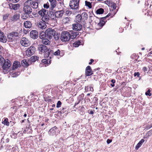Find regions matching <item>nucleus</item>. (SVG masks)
I'll list each match as a JSON object with an SVG mask.
<instances>
[{
	"label": "nucleus",
	"mask_w": 152,
	"mask_h": 152,
	"mask_svg": "<svg viewBox=\"0 0 152 152\" xmlns=\"http://www.w3.org/2000/svg\"><path fill=\"white\" fill-rule=\"evenodd\" d=\"M46 34L47 38L50 39H51L52 37H53L56 40H58L59 39V36L57 34H56V31L54 29L51 28L47 29L46 31Z\"/></svg>",
	"instance_id": "nucleus-1"
},
{
	"label": "nucleus",
	"mask_w": 152,
	"mask_h": 152,
	"mask_svg": "<svg viewBox=\"0 0 152 152\" xmlns=\"http://www.w3.org/2000/svg\"><path fill=\"white\" fill-rule=\"evenodd\" d=\"M19 36L20 35L18 32L13 31L8 34V39L9 42L15 41L19 37Z\"/></svg>",
	"instance_id": "nucleus-2"
},
{
	"label": "nucleus",
	"mask_w": 152,
	"mask_h": 152,
	"mask_svg": "<svg viewBox=\"0 0 152 152\" xmlns=\"http://www.w3.org/2000/svg\"><path fill=\"white\" fill-rule=\"evenodd\" d=\"M60 39L62 41L65 42L69 41L71 39L70 33L66 31H64L61 34Z\"/></svg>",
	"instance_id": "nucleus-3"
},
{
	"label": "nucleus",
	"mask_w": 152,
	"mask_h": 152,
	"mask_svg": "<svg viewBox=\"0 0 152 152\" xmlns=\"http://www.w3.org/2000/svg\"><path fill=\"white\" fill-rule=\"evenodd\" d=\"M23 11L25 14L28 15L32 12V10L31 6L30 5V3L27 0L24 3Z\"/></svg>",
	"instance_id": "nucleus-4"
},
{
	"label": "nucleus",
	"mask_w": 152,
	"mask_h": 152,
	"mask_svg": "<svg viewBox=\"0 0 152 152\" xmlns=\"http://www.w3.org/2000/svg\"><path fill=\"white\" fill-rule=\"evenodd\" d=\"M10 61L7 60V61H5L4 63L3 66H2V69L3 70V72L4 74L7 73V71H8V69L11 66Z\"/></svg>",
	"instance_id": "nucleus-5"
},
{
	"label": "nucleus",
	"mask_w": 152,
	"mask_h": 152,
	"mask_svg": "<svg viewBox=\"0 0 152 152\" xmlns=\"http://www.w3.org/2000/svg\"><path fill=\"white\" fill-rule=\"evenodd\" d=\"M79 0H72L70 1L69 6L72 9H76L78 8L79 4Z\"/></svg>",
	"instance_id": "nucleus-6"
},
{
	"label": "nucleus",
	"mask_w": 152,
	"mask_h": 152,
	"mask_svg": "<svg viewBox=\"0 0 152 152\" xmlns=\"http://www.w3.org/2000/svg\"><path fill=\"white\" fill-rule=\"evenodd\" d=\"M35 48L34 47L31 46L26 51V54L27 56L30 57L33 55L35 52Z\"/></svg>",
	"instance_id": "nucleus-7"
},
{
	"label": "nucleus",
	"mask_w": 152,
	"mask_h": 152,
	"mask_svg": "<svg viewBox=\"0 0 152 152\" xmlns=\"http://www.w3.org/2000/svg\"><path fill=\"white\" fill-rule=\"evenodd\" d=\"M38 49L39 51L42 53H46L48 50V47L42 44L38 45Z\"/></svg>",
	"instance_id": "nucleus-8"
},
{
	"label": "nucleus",
	"mask_w": 152,
	"mask_h": 152,
	"mask_svg": "<svg viewBox=\"0 0 152 152\" xmlns=\"http://www.w3.org/2000/svg\"><path fill=\"white\" fill-rule=\"evenodd\" d=\"M82 28V25L80 23H77L73 24L72 25V28L73 30L76 31L80 30Z\"/></svg>",
	"instance_id": "nucleus-9"
},
{
	"label": "nucleus",
	"mask_w": 152,
	"mask_h": 152,
	"mask_svg": "<svg viewBox=\"0 0 152 152\" xmlns=\"http://www.w3.org/2000/svg\"><path fill=\"white\" fill-rule=\"evenodd\" d=\"M21 45L24 47H27L30 44V42L28 40L26 37L22 38L20 42Z\"/></svg>",
	"instance_id": "nucleus-10"
},
{
	"label": "nucleus",
	"mask_w": 152,
	"mask_h": 152,
	"mask_svg": "<svg viewBox=\"0 0 152 152\" xmlns=\"http://www.w3.org/2000/svg\"><path fill=\"white\" fill-rule=\"evenodd\" d=\"M30 36V37L34 39H37L38 36V33L36 30H33L31 31Z\"/></svg>",
	"instance_id": "nucleus-11"
},
{
	"label": "nucleus",
	"mask_w": 152,
	"mask_h": 152,
	"mask_svg": "<svg viewBox=\"0 0 152 152\" xmlns=\"http://www.w3.org/2000/svg\"><path fill=\"white\" fill-rule=\"evenodd\" d=\"M28 2L30 3V5L31 7L33 9H37L38 7V2L34 1L32 0H27Z\"/></svg>",
	"instance_id": "nucleus-12"
},
{
	"label": "nucleus",
	"mask_w": 152,
	"mask_h": 152,
	"mask_svg": "<svg viewBox=\"0 0 152 152\" xmlns=\"http://www.w3.org/2000/svg\"><path fill=\"white\" fill-rule=\"evenodd\" d=\"M57 129V127L56 126L51 128L48 132V134L50 136H53L56 135V131Z\"/></svg>",
	"instance_id": "nucleus-13"
},
{
	"label": "nucleus",
	"mask_w": 152,
	"mask_h": 152,
	"mask_svg": "<svg viewBox=\"0 0 152 152\" xmlns=\"http://www.w3.org/2000/svg\"><path fill=\"white\" fill-rule=\"evenodd\" d=\"M54 50H51L48 48V50L47 51V53H46L45 54L44 56L45 57H49L50 58H51V56H53L54 54Z\"/></svg>",
	"instance_id": "nucleus-14"
},
{
	"label": "nucleus",
	"mask_w": 152,
	"mask_h": 152,
	"mask_svg": "<svg viewBox=\"0 0 152 152\" xmlns=\"http://www.w3.org/2000/svg\"><path fill=\"white\" fill-rule=\"evenodd\" d=\"M92 71L91 67L89 66H88L86 68L85 70V74L86 76H89L93 74Z\"/></svg>",
	"instance_id": "nucleus-15"
},
{
	"label": "nucleus",
	"mask_w": 152,
	"mask_h": 152,
	"mask_svg": "<svg viewBox=\"0 0 152 152\" xmlns=\"http://www.w3.org/2000/svg\"><path fill=\"white\" fill-rule=\"evenodd\" d=\"M9 5L10 9H13L14 10H17L19 9L20 6V5L19 4H10Z\"/></svg>",
	"instance_id": "nucleus-16"
},
{
	"label": "nucleus",
	"mask_w": 152,
	"mask_h": 152,
	"mask_svg": "<svg viewBox=\"0 0 152 152\" xmlns=\"http://www.w3.org/2000/svg\"><path fill=\"white\" fill-rule=\"evenodd\" d=\"M7 40L6 37L4 35L3 33L0 30V42L5 43Z\"/></svg>",
	"instance_id": "nucleus-17"
},
{
	"label": "nucleus",
	"mask_w": 152,
	"mask_h": 152,
	"mask_svg": "<svg viewBox=\"0 0 152 152\" xmlns=\"http://www.w3.org/2000/svg\"><path fill=\"white\" fill-rule=\"evenodd\" d=\"M38 13L40 16L42 17L44 15H46V14H48V10L42 8L41 10L38 11Z\"/></svg>",
	"instance_id": "nucleus-18"
},
{
	"label": "nucleus",
	"mask_w": 152,
	"mask_h": 152,
	"mask_svg": "<svg viewBox=\"0 0 152 152\" xmlns=\"http://www.w3.org/2000/svg\"><path fill=\"white\" fill-rule=\"evenodd\" d=\"M64 13V11L63 10L57 11L55 13V16L56 18H60L62 16Z\"/></svg>",
	"instance_id": "nucleus-19"
},
{
	"label": "nucleus",
	"mask_w": 152,
	"mask_h": 152,
	"mask_svg": "<svg viewBox=\"0 0 152 152\" xmlns=\"http://www.w3.org/2000/svg\"><path fill=\"white\" fill-rule=\"evenodd\" d=\"M70 35L71 39H73L75 38L77 36L79 35V33L75 32L73 31H70Z\"/></svg>",
	"instance_id": "nucleus-20"
},
{
	"label": "nucleus",
	"mask_w": 152,
	"mask_h": 152,
	"mask_svg": "<svg viewBox=\"0 0 152 152\" xmlns=\"http://www.w3.org/2000/svg\"><path fill=\"white\" fill-rule=\"evenodd\" d=\"M49 1L50 3V9L53 10V9L56 6L57 1L56 0H52Z\"/></svg>",
	"instance_id": "nucleus-21"
},
{
	"label": "nucleus",
	"mask_w": 152,
	"mask_h": 152,
	"mask_svg": "<svg viewBox=\"0 0 152 152\" xmlns=\"http://www.w3.org/2000/svg\"><path fill=\"white\" fill-rule=\"evenodd\" d=\"M106 19V18L105 17L100 18L99 20V22L98 24V25L100 27H102L105 24V21L104 20Z\"/></svg>",
	"instance_id": "nucleus-22"
},
{
	"label": "nucleus",
	"mask_w": 152,
	"mask_h": 152,
	"mask_svg": "<svg viewBox=\"0 0 152 152\" xmlns=\"http://www.w3.org/2000/svg\"><path fill=\"white\" fill-rule=\"evenodd\" d=\"M49 20V17L48 14H46V15H44L42 18V21L45 22L46 23H48Z\"/></svg>",
	"instance_id": "nucleus-23"
},
{
	"label": "nucleus",
	"mask_w": 152,
	"mask_h": 152,
	"mask_svg": "<svg viewBox=\"0 0 152 152\" xmlns=\"http://www.w3.org/2000/svg\"><path fill=\"white\" fill-rule=\"evenodd\" d=\"M46 23L45 22L42 21H40L38 24V26L39 28L42 29H44L47 26Z\"/></svg>",
	"instance_id": "nucleus-24"
},
{
	"label": "nucleus",
	"mask_w": 152,
	"mask_h": 152,
	"mask_svg": "<svg viewBox=\"0 0 152 152\" xmlns=\"http://www.w3.org/2000/svg\"><path fill=\"white\" fill-rule=\"evenodd\" d=\"M20 17L19 15L18 14H15L12 16L10 17V20L13 22L17 21L19 19Z\"/></svg>",
	"instance_id": "nucleus-25"
},
{
	"label": "nucleus",
	"mask_w": 152,
	"mask_h": 152,
	"mask_svg": "<svg viewBox=\"0 0 152 152\" xmlns=\"http://www.w3.org/2000/svg\"><path fill=\"white\" fill-rule=\"evenodd\" d=\"M84 95L83 94H81L79 95V97H78L77 101H76L75 104V106L78 104L80 102L81 100H82L83 99Z\"/></svg>",
	"instance_id": "nucleus-26"
},
{
	"label": "nucleus",
	"mask_w": 152,
	"mask_h": 152,
	"mask_svg": "<svg viewBox=\"0 0 152 152\" xmlns=\"http://www.w3.org/2000/svg\"><path fill=\"white\" fill-rule=\"evenodd\" d=\"M20 65V63L18 61H15L12 66V69L14 70L17 69Z\"/></svg>",
	"instance_id": "nucleus-27"
},
{
	"label": "nucleus",
	"mask_w": 152,
	"mask_h": 152,
	"mask_svg": "<svg viewBox=\"0 0 152 152\" xmlns=\"http://www.w3.org/2000/svg\"><path fill=\"white\" fill-rule=\"evenodd\" d=\"M144 141L145 140L144 139H141L136 145L135 147V149L136 150H137L138 148L141 146L142 143L144 142Z\"/></svg>",
	"instance_id": "nucleus-28"
},
{
	"label": "nucleus",
	"mask_w": 152,
	"mask_h": 152,
	"mask_svg": "<svg viewBox=\"0 0 152 152\" xmlns=\"http://www.w3.org/2000/svg\"><path fill=\"white\" fill-rule=\"evenodd\" d=\"M25 28H30L31 27V23L29 21H26L24 23Z\"/></svg>",
	"instance_id": "nucleus-29"
},
{
	"label": "nucleus",
	"mask_w": 152,
	"mask_h": 152,
	"mask_svg": "<svg viewBox=\"0 0 152 152\" xmlns=\"http://www.w3.org/2000/svg\"><path fill=\"white\" fill-rule=\"evenodd\" d=\"M42 42L45 45H48L50 44V42L48 39L45 38L42 40Z\"/></svg>",
	"instance_id": "nucleus-30"
},
{
	"label": "nucleus",
	"mask_w": 152,
	"mask_h": 152,
	"mask_svg": "<svg viewBox=\"0 0 152 152\" xmlns=\"http://www.w3.org/2000/svg\"><path fill=\"white\" fill-rule=\"evenodd\" d=\"M82 18V16L81 15L78 14L76 17L75 21L77 23H80V22Z\"/></svg>",
	"instance_id": "nucleus-31"
},
{
	"label": "nucleus",
	"mask_w": 152,
	"mask_h": 152,
	"mask_svg": "<svg viewBox=\"0 0 152 152\" xmlns=\"http://www.w3.org/2000/svg\"><path fill=\"white\" fill-rule=\"evenodd\" d=\"M46 34V31L45 32L43 31L41 32L39 34L40 38L43 39L45 38H47Z\"/></svg>",
	"instance_id": "nucleus-32"
},
{
	"label": "nucleus",
	"mask_w": 152,
	"mask_h": 152,
	"mask_svg": "<svg viewBox=\"0 0 152 152\" xmlns=\"http://www.w3.org/2000/svg\"><path fill=\"white\" fill-rule=\"evenodd\" d=\"M21 64L22 66L24 67L28 66L29 65V64L27 62L26 60V59H24L22 61Z\"/></svg>",
	"instance_id": "nucleus-33"
},
{
	"label": "nucleus",
	"mask_w": 152,
	"mask_h": 152,
	"mask_svg": "<svg viewBox=\"0 0 152 152\" xmlns=\"http://www.w3.org/2000/svg\"><path fill=\"white\" fill-rule=\"evenodd\" d=\"M39 59V57L37 56H33L30 58V60L31 62H34Z\"/></svg>",
	"instance_id": "nucleus-34"
},
{
	"label": "nucleus",
	"mask_w": 152,
	"mask_h": 152,
	"mask_svg": "<svg viewBox=\"0 0 152 152\" xmlns=\"http://www.w3.org/2000/svg\"><path fill=\"white\" fill-rule=\"evenodd\" d=\"M104 12V10L102 8L98 9L96 11V13L97 14H101Z\"/></svg>",
	"instance_id": "nucleus-35"
},
{
	"label": "nucleus",
	"mask_w": 152,
	"mask_h": 152,
	"mask_svg": "<svg viewBox=\"0 0 152 152\" xmlns=\"http://www.w3.org/2000/svg\"><path fill=\"white\" fill-rule=\"evenodd\" d=\"M80 42L79 40L73 43V45L75 47H77L80 45Z\"/></svg>",
	"instance_id": "nucleus-36"
},
{
	"label": "nucleus",
	"mask_w": 152,
	"mask_h": 152,
	"mask_svg": "<svg viewBox=\"0 0 152 152\" xmlns=\"http://www.w3.org/2000/svg\"><path fill=\"white\" fill-rule=\"evenodd\" d=\"M70 17H66L64 18L63 20L65 23H68V22L70 21Z\"/></svg>",
	"instance_id": "nucleus-37"
},
{
	"label": "nucleus",
	"mask_w": 152,
	"mask_h": 152,
	"mask_svg": "<svg viewBox=\"0 0 152 152\" xmlns=\"http://www.w3.org/2000/svg\"><path fill=\"white\" fill-rule=\"evenodd\" d=\"M85 5L86 6H87L89 8H91L92 7L91 3L87 1H85Z\"/></svg>",
	"instance_id": "nucleus-38"
},
{
	"label": "nucleus",
	"mask_w": 152,
	"mask_h": 152,
	"mask_svg": "<svg viewBox=\"0 0 152 152\" xmlns=\"http://www.w3.org/2000/svg\"><path fill=\"white\" fill-rule=\"evenodd\" d=\"M85 89L86 90H87V91L88 90L91 91H94V89L91 86H87L85 88Z\"/></svg>",
	"instance_id": "nucleus-39"
},
{
	"label": "nucleus",
	"mask_w": 152,
	"mask_h": 152,
	"mask_svg": "<svg viewBox=\"0 0 152 152\" xmlns=\"http://www.w3.org/2000/svg\"><path fill=\"white\" fill-rule=\"evenodd\" d=\"M54 55L55 56L60 55V50L59 49H57V50H54Z\"/></svg>",
	"instance_id": "nucleus-40"
},
{
	"label": "nucleus",
	"mask_w": 152,
	"mask_h": 152,
	"mask_svg": "<svg viewBox=\"0 0 152 152\" xmlns=\"http://www.w3.org/2000/svg\"><path fill=\"white\" fill-rule=\"evenodd\" d=\"M8 119L7 118H5L4 119V125H6L7 126H9V122L8 121Z\"/></svg>",
	"instance_id": "nucleus-41"
},
{
	"label": "nucleus",
	"mask_w": 152,
	"mask_h": 152,
	"mask_svg": "<svg viewBox=\"0 0 152 152\" xmlns=\"http://www.w3.org/2000/svg\"><path fill=\"white\" fill-rule=\"evenodd\" d=\"M5 60L2 57H0V65H2Z\"/></svg>",
	"instance_id": "nucleus-42"
},
{
	"label": "nucleus",
	"mask_w": 152,
	"mask_h": 152,
	"mask_svg": "<svg viewBox=\"0 0 152 152\" xmlns=\"http://www.w3.org/2000/svg\"><path fill=\"white\" fill-rule=\"evenodd\" d=\"M82 17H83V18H88L87 14L86 12H83L81 15Z\"/></svg>",
	"instance_id": "nucleus-43"
},
{
	"label": "nucleus",
	"mask_w": 152,
	"mask_h": 152,
	"mask_svg": "<svg viewBox=\"0 0 152 152\" xmlns=\"http://www.w3.org/2000/svg\"><path fill=\"white\" fill-rule=\"evenodd\" d=\"M145 94L146 96H151V90L150 89H148L147 91L145 93Z\"/></svg>",
	"instance_id": "nucleus-44"
},
{
	"label": "nucleus",
	"mask_w": 152,
	"mask_h": 152,
	"mask_svg": "<svg viewBox=\"0 0 152 152\" xmlns=\"http://www.w3.org/2000/svg\"><path fill=\"white\" fill-rule=\"evenodd\" d=\"M9 16V14H5L4 15L3 17V20L4 21L5 20H7Z\"/></svg>",
	"instance_id": "nucleus-45"
},
{
	"label": "nucleus",
	"mask_w": 152,
	"mask_h": 152,
	"mask_svg": "<svg viewBox=\"0 0 152 152\" xmlns=\"http://www.w3.org/2000/svg\"><path fill=\"white\" fill-rule=\"evenodd\" d=\"M48 60L47 59H43L42 60V62L46 64H48ZM50 61H51L50 60H49V64L50 63Z\"/></svg>",
	"instance_id": "nucleus-46"
},
{
	"label": "nucleus",
	"mask_w": 152,
	"mask_h": 152,
	"mask_svg": "<svg viewBox=\"0 0 152 152\" xmlns=\"http://www.w3.org/2000/svg\"><path fill=\"white\" fill-rule=\"evenodd\" d=\"M72 14V12H71L68 10L66 11L65 13V15H67V16H68Z\"/></svg>",
	"instance_id": "nucleus-47"
},
{
	"label": "nucleus",
	"mask_w": 152,
	"mask_h": 152,
	"mask_svg": "<svg viewBox=\"0 0 152 152\" xmlns=\"http://www.w3.org/2000/svg\"><path fill=\"white\" fill-rule=\"evenodd\" d=\"M61 105V102L60 101H58L57 103V105H56V107L57 108H59L60 107Z\"/></svg>",
	"instance_id": "nucleus-48"
},
{
	"label": "nucleus",
	"mask_w": 152,
	"mask_h": 152,
	"mask_svg": "<svg viewBox=\"0 0 152 152\" xmlns=\"http://www.w3.org/2000/svg\"><path fill=\"white\" fill-rule=\"evenodd\" d=\"M111 7L113 8L114 10H115L116 7V4L114 3H112Z\"/></svg>",
	"instance_id": "nucleus-49"
},
{
	"label": "nucleus",
	"mask_w": 152,
	"mask_h": 152,
	"mask_svg": "<svg viewBox=\"0 0 152 152\" xmlns=\"http://www.w3.org/2000/svg\"><path fill=\"white\" fill-rule=\"evenodd\" d=\"M43 7L45 9H48L49 7V4L47 3L46 4H44L43 5Z\"/></svg>",
	"instance_id": "nucleus-50"
},
{
	"label": "nucleus",
	"mask_w": 152,
	"mask_h": 152,
	"mask_svg": "<svg viewBox=\"0 0 152 152\" xmlns=\"http://www.w3.org/2000/svg\"><path fill=\"white\" fill-rule=\"evenodd\" d=\"M134 77L137 76L138 77L140 75V74L139 72H136L134 73Z\"/></svg>",
	"instance_id": "nucleus-51"
},
{
	"label": "nucleus",
	"mask_w": 152,
	"mask_h": 152,
	"mask_svg": "<svg viewBox=\"0 0 152 152\" xmlns=\"http://www.w3.org/2000/svg\"><path fill=\"white\" fill-rule=\"evenodd\" d=\"M94 110H88V112L90 114H94Z\"/></svg>",
	"instance_id": "nucleus-52"
},
{
	"label": "nucleus",
	"mask_w": 152,
	"mask_h": 152,
	"mask_svg": "<svg viewBox=\"0 0 152 152\" xmlns=\"http://www.w3.org/2000/svg\"><path fill=\"white\" fill-rule=\"evenodd\" d=\"M142 70L144 72H145L147 71V68L146 67L144 66Z\"/></svg>",
	"instance_id": "nucleus-53"
},
{
	"label": "nucleus",
	"mask_w": 152,
	"mask_h": 152,
	"mask_svg": "<svg viewBox=\"0 0 152 152\" xmlns=\"http://www.w3.org/2000/svg\"><path fill=\"white\" fill-rule=\"evenodd\" d=\"M112 141V140L110 139H108L107 140V144H109L111 143Z\"/></svg>",
	"instance_id": "nucleus-54"
},
{
	"label": "nucleus",
	"mask_w": 152,
	"mask_h": 152,
	"mask_svg": "<svg viewBox=\"0 0 152 152\" xmlns=\"http://www.w3.org/2000/svg\"><path fill=\"white\" fill-rule=\"evenodd\" d=\"M66 108V107L65 108H62V110H61V111H59V112H60L61 113L62 112L63 113H64V109H65Z\"/></svg>",
	"instance_id": "nucleus-55"
},
{
	"label": "nucleus",
	"mask_w": 152,
	"mask_h": 152,
	"mask_svg": "<svg viewBox=\"0 0 152 152\" xmlns=\"http://www.w3.org/2000/svg\"><path fill=\"white\" fill-rule=\"evenodd\" d=\"M94 61V60L93 59H91L90 60V62L89 63V64L91 65L92 64V62Z\"/></svg>",
	"instance_id": "nucleus-56"
},
{
	"label": "nucleus",
	"mask_w": 152,
	"mask_h": 152,
	"mask_svg": "<svg viewBox=\"0 0 152 152\" xmlns=\"http://www.w3.org/2000/svg\"><path fill=\"white\" fill-rule=\"evenodd\" d=\"M20 0H12L13 2L14 3H16L18 1Z\"/></svg>",
	"instance_id": "nucleus-57"
},
{
	"label": "nucleus",
	"mask_w": 152,
	"mask_h": 152,
	"mask_svg": "<svg viewBox=\"0 0 152 152\" xmlns=\"http://www.w3.org/2000/svg\"><path fill=\"white\" fill-rule=\"evenodd\" d=\"M111 81L112 83H114L115 82V80L114 79H112L111 80Z\"/></svg>",
	"instance_id": "nucleus-58"
},
{
	"label": "nucleus",
	"mask_w": 152,
	"mask_h": 152,
	"mask_svg": "<svg viewBox=\"0 0 152 152\" xmlns=\"http://www.w3.org/2000/svg\"><path fill=\"white\" fill-rule=\"evenodd\" d=\"M111 15V14L110 13H109L108 14V15H107L106 16H105V17L106 18H107V17L110 16Z\"/></svg>",
	"instance_id": "nucleus-59"
},
{
	"label": "nucleus",
	"mask_w": 152,
	"mask_h": 152,
	"mask_svg": "<svg viewBox=\"0 0 152 152\" xmlns=\"http://www.w3.org/2000/svg\"><path fill=\"white\" fill-rule=\"evenodd\" d=\"M9 141V138H7L6 140V142H8Z\"/></svg>",
	"instance_id": "nucleus-60"
},
{
	"label": "nucleus",
	"mask_w": 152,
	"mask_h": 152,
	"mask_svg": "<svg viewBox=\"0 0 152 152\" xmlns=\"http://www.w3.org/2000/svg\"><path fill=\"white\" fill-rule=\"evenodd\" d=\"M110 86H111V87H113L115 86V85L114 83H111L110 84Z\"/></svg>",
	"instance_id": "nucleus-61"
},
{
	"label": "nucleus",
	"mask_w": 152,
	"mask_h": 152,
	"mask_svg": "<svg viewBox=\"0 0 152 152\" xmlns=\"http://www.w3.org/2000/svg\"><path fill=\"white\" fill-rule=\"evenodd\" d=\"M151 131H149V132H148V134H148V135L149 136V134H151Z\"/></svg>",
	"instance_id": "nucleus-62"
},
{
	"label": "nucleus",
	"mask_w": 152,
	"mask_h": 152,
	"mask_svg": "<svg viewBox=\"0 0 152 152\" xmlns=\"http://www.w3.org/2000/svg\"><path fill=\"white\" fill-rule=\"evenodd\" d=\"M23 116H24V117H26L27 116V114H25Z\"/></svg>",
	"instance_id": "nucleus-63"
},
{
	"label": "nucleus",
	"mask_w": 152,
	"mask_h": 152,
	"mask_svg": "<svg viewBox=\"0 0 152 152\" xmlns=\"http://www.w3.org/2000/svg\"><path fill=\"white\" fill-rule=\"evenodd\" d=\"M22 18L23 19H26V18L25 17H24V16H23L22 17Z\"/></svg>",
	"instance_id": "nucleus-64"
}]
</instances>
